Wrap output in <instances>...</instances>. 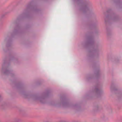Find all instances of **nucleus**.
Masks as SVG:
<instances>
[{
    "mask_svg": "<svg viewBox=\"0 0 122 122\" xmlns=\"http://www.w3.org/2000/svg\"><path fill=\"white\" fill-rule=\"evenodd\" d=\"M9 72V71H5V74H7V73H8Z\"/></svg>",
    "mask_w": 122,
    "mask_h": 122,
    "instance_id": "nucleus-1",
    "label": "nucleus"
},
{
    "mask_svg": "<svg viewBox=\"0 0 122 122\" xmlns=\"http://www.w3.org/2000/svg\"><path fill=\"white\" fill-rule=\"evenodd\" d=\"M1 100V96L0 95V101Z\"/></svg>",
    "mask_w": 122,
    "mask_h": 122,
    "instance_id": "nucleus-3",
    "label": "nucleus"
},
{
    "mask_svg": "<svg viewBox=\"0 0 122 122\" xmlns=\"http://www.w3.org/2000/svg\"><path fill=\"white\" fill-rule=\"evenodd\" d=\"M98 90V89H96V91L97 92Z\"/></svg>",
    "mask_w": 122,
    "mask_h": 122,
    "instance_id": "nucleus-2",
    "label": "nucleus"
}]
</instances>
